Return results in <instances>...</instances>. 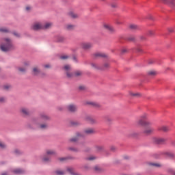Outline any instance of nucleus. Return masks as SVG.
I'll return each instance as SVG.
<instances>
[{"instance_id": "obj_41", "label": "nucleus", "mask_w": 175, "mask_h": 175, "mask_svg": "<svg viewBox=\"0 0 175 175\" xmlns=\"http://www.w3.org/2000/svg\"><path fill=\"white\" fill-rule=\"evenodd\" d=\"M88 161H94V159H96V157H94V156H91L90 157L87 158Z\"/></svg>"}, {"instance_id": "obj_52", "label": "nucleus", "mask_w": 175, "mask_h": 175, "mask_svg": "<svg viewBox=\"0 0 175 175\" xmlns=\"http://www.w3.org/2000/svg\"><path fill=\"white\" fill-rule=\"evenodd\" d=\"M94 170L96 172H99L100 170V168H99V167H98V166H96V167H94Z\"/></svg>"}, {"instance_id": "obj_62", "label": "nucleus", "mask_w": 175, "mask_h": 175, "mask_svg": "<svg viewBox=\"0 0 175 175\" xmlns=\"http://www.w3.org/2000/svg\"><path fill=\"white\" fill-rule=\"evenodd\" d=\"M85 169H86V170H88V167L87 166H85Z\"/></svg>"}, {"instance_id": "obj_23", "label": "nucleus", "mask_w": 175, "mask_h": 175, "mask_svg": "<svg viewBox=\"0 0 175 175\" xmlns=\"http://www.w3.org/2000/svg\"><path fill=\"white\" fill-rule=\"evenodd\" d=\"M67 172H68L70 175H80L77 172H75V170L72 167H68Z\"/></svg>"}, {"instance_id": "obj_58", "label": "nucleus", "mask_w": 175, "mask_h": 175, "mask_svg": "<svg viewBox=\"0 0 175 175\" xmlns=\"http://www.w3.org/2000/svg\"><path fill=\"white\" fill-rule=\"evenodd\" d=\"M79 147H81V148L85 147V144H80Z\"/></svg>"}, {"instance_id": "obj_1", "label": "nucleus", "mask_w": 175, "mask_h": 175, "mask_svg": "<svg viewBox=\"0 0 175 175\" xmlns=\"http://www.w3.org/2000/svg\"><path fill=\"white\" fill-rule=\"evenodd\" d=\"M0 50L6 53L8 51H11V50H14V45H13V42L10 38H5L3 42L0 45Z\"/></svg>"}, {"instance_id": "obj_9", "label": "nucleus", "mask_w": 175, "mask_h": 175, "mask_svg": "<svg viewBox=\"0 0 175 175\" xmlns=\"http://www.w3.org/2000/svg\"><path fill=\"white\" fill-rule=\"evenodd\" d=\"M166 139L161 137H154L153 138V143L155 144H164L165 143Z\"/></svg>"}, {"instance_id": "obj_18", "label": "nucleus", "mask_w": 175, "mask_h": 175, "mask_svg": "<svg viewBox=\"0 0 175 175\" xmlns=\"http://www.w3.org/2000/svg\"><path fill=\"white\" fill-rule=\"evenodd\" d=\"M85 121H88V122H90V124H95V122H96V120L90 116H85Z\"/></svg>"}, {"instance_id": "obj_55", "label": "nucleus", "mask_w": 175, "mask_h": 175, "mask_svg": "<svg viewBox=\"0 0 175 175\" xmlns=\"http://www.w3.org/2000/svg\"><path fill=\"white\" fill-rule=\"evenodd\" d=\"M44 68H45L46 69H49V68H50V64L44 65Z\"/></svg>"}, {"instance_id": "obj_39", "label": "nucleus", "mask_w": 175, "mask_h": 175, "mask_svg": "<svg viewBox=\"0 0 175 175\" xmlns=\"http://www.w3.org/2000/svg\"><path fill=\"white\" fill-rule=\"evenodd\" d=\"M69 59V55H62L60 56V59Z\"/></svg>"}, {"instance_id": "obj_42", "label": "nucleus", "mask_w": 175, "mask_h": 175, "mask_svg": "<svg viewBox=\"0 0 175 175\" xmlns=\"http://www.w3.org/2000/svg\"><path fill=\"white\" fill-rule=\"evenodd\" d=\"M0 147L1 148H6V144L0 142Z\"/></svg>"}, {"instance_id": "obj_28", "label": "nucleus", "mask_w": 175, "mask_h": 175, "mask_svg": "<svg viewBox=\"0 0 175 175\" xmlns=\"http://www.w3.org/2000/svg\"><path fill=\"white\" fill-rule=\"evenodd\" d=\"M150 166H153L154 167H161L162 165L159 163H149Z\"/></svg>"}, {"instance_id": "obj_36", "label": "nucleus", "mask_w": 175, "mask_h": 175, "mask_svg": "<svg viewBox=\"0 0 175 175\" xmlns=\"http://www.w3.org/2000/svg\"><path fill=\"white\" fill-rule=\"evenodd\" d=\"M0 32L8 33L9 32V29H6L5 27H1Z\"/></svg>"}, {"instance_id": "obj_16", "label": "nucleus", "mask_w": 175, "mask_h": 175, "mask_svg": "<svg viewBox=\"0 0 175 175\" xmlns=\"http://www.w3.org/2000/svg\"><path fill=\"white\" fill-rule=\"evenodd\" d=\"M31 73L33 76H38L40 74V69H39L38 66L33 67Z\"/></svg>"}, {"instance_id": "obj_49", "label": "nucleus", "mask_w": 175, "mask_h": 175, "mask_svg": "<svg viewBox=\"0 0 175 175\" xmlns=\"http://www.w3.org/2000/svg\"><path fill=\"white\" fill-rule=\"evenodd\" d=\"M66 158L65 157H62L59 159V161H60V162H64V161H66Z\"/></svg>"}, {"instance_id": "obj_4", "label": "nucleus", "mask_w": 175, "mask_h": 175, "mask_svg": "<svg viewBox=\"0 0 175 175\" xmlns=\"http://www.w3.org/2000/svg\"><path fill=\"white\" fill-rule=\"evenodd\" d=\"M92 68L94 69H97L98 70H106L110 68V64L106 62L105 63L103 66H99L97 64L92 63L91 64Z\"/></svg>"}, {"instance_id": "obj_57", "label": "nucleus", "mask_w": 175, "mask_h": 175, "mask_svg": "<svg viewBox=\"0 0 175 175\" xmlns=\"http://www.w3.org/2000/svg\"><path fill=\"white\" fill-rule=\"evenodd\" d=\"M31 6H27L26 7L27 12H29V10H31Z\"/></svg>"}, {"instance_id": "obj_19", "label": "nucleus", "mask_w": 175, "mask_h": 175, "mask_svg": "<svg viewBox=\"0 0 175 175\" xmlns=\"http://www.w3.org/2000/svg\"><path fill=\"white\" fill-rule=\"evenodd\" d=\"M12 172L14 173V174H24V173H25V170L20 168H16L13 170Z\"/></svg>"}, {"instance_id": "obj_2", "label": "nucleus", "mask_w": 175, "mask_h": 175, "mask_svg": "<svg viewBox=\"0 0 175 175\" xmlns=\"http://www.w3.org/2000/svg\"><path fill=\"white\" fill-rule=\"evenodd\" d=\"M63 69L64 70H65L66 76L68 79H73V77H79V76H81L83 75V72H81V71L72 72V66H70V65H65L63 67Z\"/></svg>"}, {"instance_id": "obj_54", "label": "nucleus", "mask_w": 175, "mask_h": 175, "mask_svg": "<svg viewBox=\"0 0 175 175\" xmlns=\"http://www.w3.org/2000/svg\"><path fill=\"white\" fill-rule=\"evenodd\" d=\"M96 148L97 150V151H100V150H102V146H96Z\"/></svg>"}, {"instance_id": "obj_32", "label": "nucleus", "mask_w": 175, "mask_h": 175, "mask_svg": "<svg viewBox=\"0 0 175 175\" xmlns=\"http://www.w3.org/2000/svg\"><path fill=\"white\" fill-rule=\"evenodd\" d=\"M129 28L132 29V31H136V29H139V26L136 25H130Z\"/></svg>"}, {"instance_id": "obj_34", "label": "nucleus", "mask_w": 175, "mask_h": 175, "mask_svg": "<svg viewBox=\"0 0 175 175\" xmlns=\"http://www.w3.org/2000/svg\"><path fill=\"white\" fill-rule=\"evenodd\" d=\"M88 105H91L94 107H99V106H100L99 104H98L95 102H90V103H88Z\"/></svg>"}, {"instance_id": "obj_35", "label": "nucleus", "mask_w": 175, "mask_h": 175, "mask_svg": "<svg viewBox=\"0 0 175 175\" xmlns=\"http://www.w3.org/2000/svg\"><path fill=\"white\" fill-rule=\"evenodd\" d=\"M55 174H56L57 175H64V174H65V171L57 170V171L55 172Z\"/></svg>"}, {"instance_id": "obj_26", "label": "nucleus", "mask_w": 175, "mask_h": 175, "mask_svg": "<svg viewBox=\"0 0 175 175\" xmlns=\"http://www.w3.org/2000/svg\"><path fill=\"white\" fill-rule=\"evenodd\" d=\"M159 131H162L163 132H169V127L166 126H161L158 128Z\"/></svg>"}, {"instance_id": "obj_56", "label": "nucleus", "mask_w": 175, "mask_h": 175, "mask_svg": "<svg viewBox=\"0 0 175 175\" xmlns=\"http://www.w3.org/2000/svg\"><path fill=\"white\" fill-rule=\"evenodd\" d=\"M111 8H117V3H111Z\"/></svg>"}, {"instance_id": "obj_33", "label": "nucleus", "mask_w": 175, "mask_h": 175, "mask_svg": "<svg viewBox=\"0 0 175 175\" xmlns=\"http://www.w3.org/2000/svg\"><path fill=\"white\" fill-rule=\"evenodd\" d=\"M18 70L21 72V73H25V72H27V68L26 67H19L18 68Z\"/></svg>"}, {"instance_id": "obj_6", "label": "nucleus", "mask_w": 175, "mask_h": 175, "mask_svg": "<svg viewBox=\"0 0 175 175\" xmlns=\"http://www.w3.org/2000/svg\"><path fill=\"white\" fill-rule=\"evenodd\" d=\"M80 137H84V134L82 133H77L76 136L70 138L69 139V142H70L71 143H76V142H79V139Z\"/></svg>"}, {"instance_id": "obj_50", "label": "nucleus", "mask_w": 175, "mask_h": 175, "mask_svg": "<svg viewBox=\"0 0 175 175\" xmlns=\"http://www.w3.org/2000/svg\"><path fill=\"white\" fill-rule=\"evenodd\" d=\"M168 32H174V29L173 27L168 28Z\"/></svg>"}, {"instance_id": "obj_37", "label": "nucleus", "mask_w": 175, "mask_h": 175, "mask_svg": "<svg viewBox=\"0 0 175 175\" xmlns=\"http://www.w3.org/2000/svg\"><path fill=\"white\" fill-rule=\"evenodd\" d=\"M68 150H70V151H74V152H78L79 151V148L73 147L68 148Z\"/></svg>"}, {"instance_id": "obj_25", "label": "nucleus", "mask_w": 175, "mask_h": 175, "mask_svg": "<svg viewBox=\"0 0 175 175\" xmlns=\"http://www.w3.org/2000/svg\"><path fill=\"white\" fill-rule=\"evenodd\" d=\"M160 154H164L168 158H174V154L170 152H161Z\"/></svg>"}, {"instance_id": "obj_3", "label": "nucleus", "mask_w": 175, "mask_h": 175, "mask_svg": "<svg viewBox=\"0 0 175 175\" xmlns=\"http://www.w3.org/2000/svg\"><path fill=\"white\" fill-rule=\"evenodd\" d=\"M148 117V115H147V113L142 114L137 121V125H139L141 126H150V125H151V122L146 120Z\"/></svg>"}, {"instance_id": "obj_44", "label": "nucleus", "mask_w": 175, "mask_h": 175, "mask_svg": "<svg viewBox=\"0 0 175 175\" xmlns=\"http://www.w3.org/2000/svg\"><path fill=\"white\" fill-rule=\"evenodd\" d=\"M43 161H44V162H49V161H50V158L45 157L43 158Z\"/></svg>"}, {"instance_id": "obj_29", "label": "nucleus", "mask_w": 175, "mask_h": 175, "mask_svg": "<svg viewBox=\"0 0 175 175\" xmlns=\"http://www.w3.org/2000/svg\"><path fill=\"white\" fill-rule=\"evenodd\" d=\"M56 152L53 150H46V154L47 155H55Z\"/></svg>"}, {"instance_id": "obj_43", "label": "nucleus", "mask_w": 175, "mask_h": 175, "mask_svg": "<svg viewBox=\"0 0 175 175\" xmlns=\"http://www.w3.org/2000/svg\"><path fill=\"white\" fill-rule=\"evenodd\" d=\"M136 133H131L129 135V137H135L136 136Z\"/></svg>"}, {"instance_id": "obj_20", "label": "nucleus", "mask_w": 175, "mask_h": 175, "mask_svg": "<svg viewBox=\"0 0 175 175\" xmlns=\"http://www.w3.org/2000/svg\"><path fill=\"white\" fill-rule=\"evenodd\" d=\"M53 26V23H46L45 24H42V29H49L51 28Z\"/></svg>"}, {"instance_id": "obj_24", "label": "nucleus", "mask_w": 175, "mask_h": 175, "mask_svg": "<svg viewBox=\"0 0 175 175\" xmlns=\"http://www.w3.org/2000/svg\"><path fill=\"white\" fill-rule=\"evenodd\" d=\"M66 29L67 31H73L75 29V25L72 24H68L65 26Z\"/></svg>"}, {"instance_id": "obj_30", "label": "nucleus", "mask_w": 175, "mask_h": 175, "mask_svg": "<svg viewBox=\"0 0 175 175\" xmlns=\"http://www.w3.org/2000/svg\"><path fill=\"white\" fill-rule=\"evenodd\" d=\"M40 129H47L49 128V125L46 123L42 124L39 125Z\"/></svg>"}, {"instance_id": "obj_48", "label": "nucleus", "mask_w": 175, "mask_h": 175, "mask_svg": "<svg viewBox=\"0 0 175 175\" xmlns=\"http://www.w3.org/2000/svg\"><path fill=\"white\" fill-rule=\"evenodd\" d=\"M30 64L31 63L29 62H24V66H25V67L29 66Z\"/></svg>"}, {"instance_id": "obj_21", "label": "nucleus", "mask_w": 175, "mask_h": 175, "mask_svg": "<svg viewBox=\"0 0 175 175\" xmlns=\"http://www.w3.org/2000/svg\"><path fill=\"white\" fill-rule=\"evenodd\" d=\"M55 41L61 43L65 41V38L62 36H57L55 37Z\"/></svg>"}, {"instance_id": "obj_22", "label": "nucleus", "mask_w": 175, "mask_h": 175, "mask_svg": "<svg viewBox=\"0 0 175 175\" xmlns=\"http://www.w3.org/2000/svg\"><path fill=\"white\" fill-rule=\"evenodd\" d=\"M94 57H96V58H100V57L106 58V57H107V55L102 53H96L94 54Z\"/></svg>"}, {"instance_id": "obj_38", "label": "nucleus", "mask_w": 175, "mask_h": 175, "mask_svg": "<svg viewBox=\"0 0 175 175\" xmlns=\"http://www.w3.org/2000/svg\"><path fill=\"white\" fill-rule=\"evenodd\" d=\"M167 172L170 174L175 175V170L172 168L168 169Z\"/></svg>"}, {"instance_id": "obj_63", "label": "nucleus", "mask_w": 175, "mask_h": 175, "mask_svg": "<svg viewBox=\"0 0 175 175\" xmlns=\"http://www.w3.org/2000/svg\"><path fill=\"white\" fill-rule=\"evenodd\" d=\"M174 143H175V141L172 142V144H174Z\"/></svg>"}, {"instance_id": "obj_14", "label": "nucleus", "mask_w": 175, "mask_h": 175, "mask_svg": "<svg viewBox=\"0 0 175 175\" xmlns=\"http://www.w3.org/2000/svg\"><path fill=\"white\" fill-rule=\"evenodd\" d=\"M144 135H152V133H154V129H152V127H148L146 128L144 131Z\"/></svg>"}, {"instance_id": "obj_7", "label": "nucleus", "mask_w": 175, "mask_h": 175, "mask_svg": "<svg viewBox=\"0 0 175 175\" xmlns=\"http://www.w3.org/2000/svg\"><path fill=\"white\" fill-rule=\"evenodd\" d=\"M66 109L68 111H70V113H76V111H77V105L75 104H70L66 106Z\"/></svg>"}, {"instance_id": "obj_47", "label": "nucleus", "mask_w": 175, "mask_h": 175, "mask_svg": "<svg viewBox=\"0 0 175 175\" xmlns=\"http://www.w3.org/2000/svg\"><path fill=\"white\" fill-rule=\"evenodd\" d=\"M154 32L152 30H149L148 31V35H150V36H152V35H154Z\"/></svg>"}, {"instance_id": "obj_5", "label": "nucleus", "mask_w": 175, "mask_h": 175, "mask_svg": "<svg viewBox=\"0 0 175 175\" xmlns=\"http://www.w3.org/2000/svg\"><path fill=\"white\" fill-rule=\"evenodd\" d=\"M31 29H33V31H40V29H43V24L42 23L36 22L31 25Z\"/></svg>"}, {"instance_id": "obj_8", "label": "nucleus", "mask_w": 175, "mask_h": 175, "mask_svg": "<svg viewBox=\"0 0 175 175\" xmlns=\"http://www.w3.org/2000/svg\"><path fill=\"white\" fill-rule=\"evenodd\" d=\"M92 43L91 42H82L81 43V47L83 50H90V49H92Z\"/></svg>"}, {"instance_id": "obj_60", "label": "nucleus", "mask_w": 175, "mask_h": 175, "mask_svg": "<svg viewBox=\"0 0 175 175\" xmlns=\"http://www.w3.org/2000/svg\"><path fill=\"white\" fill-rule=\"evenodd\" d=\"M1 175H8V172H4V173H2Z\"/></svg>"}, {"instance_id": "obj_45", "label": "nucleus", "mask_w": 175, "mask_h": 175, "mask_svg": "<svg viewBox=\"0 0 175 175\" xmlns=\"http://www.w3.org/2000/svg\"><path fill=\"white\" fill-rule=\"evenodd\" d=\"M6 100V98L5 97H0V102L1 103H3Z\"/></svg>"}, {"instance_id": "obj_53", "label": "nucleus", "mask_w": 175, "mask_h": 175, "mask_svg": "<svg viewBox=\"0 0 175 175\" xmlns=\"http://www.w3.org/2000/svg\"><path fill=\"white\" fill-rule=\"evenodd\" d=\"M79 90H81V91L85 90V86H83V85L79 86Z\"/></svg>"}, {"instance_id": "obj_59", "label": "nucleus", "mask_w": 175, "mask_h": 175, "mask_svg": "<svg viewBox=\"0 0 175 175\" xmlns=\"http://www.w3.org/2000/svg\"><path fill=\"white\" fill-rule=\"evenodd\" d=\"M72 59L75 61V62H77V58H76V57H74Z\"/></svg>"}, {"instance_id": "obj_27", "label": "nucleus", "mask_w": 175, "mask_h": 175, "mask_svg": "<svg viewBox=\"0 0 175 175\" xmlns=\"http://www.w3.org/2000/svg\"><path fill=\"white\" fill-rule=\"evenodd\" d=\"M129 94H130V96H133V98H139L142 96L140 93H137V92H131Z\"/></svg>"}, {"instance_id": "obj_46", "label": "nucleus", "mask_w": 175, "mask_h": 175, "mask_svg": "<svg viewBox=\"0 0 175 175\" xmlns=\"http://www.w3.org/2000/svg\"><path fill=\"white\" fill-rule=\"evenodd\" d=\"M13 35H14V36H16V38H20V36H21L20 33H17L16 31H14L13 33Z\"/></svg>"}, {"instance_id": "obj_15", "label": "nucleus", "mask_w": 175, "mask_h": 175, "mask_svg": "<svg viewBox=\"0 0 175 175\" xmlns=\"http://www.w3.org/2000/svg\"><path fill=\"white\" fill-rule=\"evenodd\" d=\"M68 16L71 18H79V14L74 11H70L68 12Z\"/></svg>"}, {"instance_id": "obj_11", "label": "nucleus", "mask_w": 175, "mask_h": 175, "mask_svg": "<svg viewBox=\"0 0 175 175\" xmlns=\"http://www.w3.org/2000/svg\"><path fill=\"white\" fill-rule=\"evenodd\" d=\"M103 27L109 32H114L115 31L114 27H113V26L110 25L109 24L104 23Z\"/></svg>"}, {"instance_id": "obj_61", "label": "nucleus", "mask_w": 175, "mask_h": 175, "mask_svg": "<svg viewBox=\"0 0 175 175\" xmlns=\"http://www.w3.org/2000/svg\"><path fill=\"white\" fill-rule=\"evenodd\" d=\"M130 40H135V38L133 37H131L129 38Z\"/></svg>"}, {"instance_id": "obj_13", "label": "nucleus", "mask_w": 175, "mask_h": 175, "mask_svg": "<svg viewBox=\"0 0 175 175\" xmlns=\"http://www.w3.org/2000/svg\"><path fill=\"white\" fill-rule=\"evenodd\" d=\"M21 114H23V116H25V117H27V116H29V114H31L29 109H28V108H26V107H22L21 109Z\"/></svg>"}, {"instance_id": "obj_17", "label": "nucleus", "mask_w": 175, "mask_h": 175, "mask_svg": "<svg viewBox=\"0 0 175 175\" xmlns=\"http://www.w3.org/2000/svg\"><path fill=\"white\" fill-rule=\"evenodd\" d=\"M40 120H41V121H49V120H50V118L46 113H41L40 114Z\"/></svg>"}, {"instance_id": "obj_31", "label": "nucleus", "mask_w": 175, "mask_h": 175, "mask_svg": "<svg viewBox=\"0 0 175 175\" xmlns=\"http://www.w3.org/2000/svg\"><path fill=\"white\" fill-rule=\"evenodd\" d=\"M148 76H151V77L157 76V71L150 70V71H148Z\"/></svg>"}, {"instance_id": "obj_12", "label": "nucleus", "mask_w": 175, "mask_h": 175, "mask_svg": "<svg viewBox=\"0 0 175 175\" xmlns=\"http://www.w3.org/2000/svg\"><path fill=\"white\" fill-rule=\"evenodd\" d=\"M163 3L169 5L171 8H174L175 6V0H161Z\"/></svg>"}, {"instance_id": "obj_64", "label": "nucleus", "mask_w": 175, "mask_h": 175, "mask_svg": "<svg viewBox=\"0 0 175 175\" xmlns=\"http://www.w3.org/2000/svg\"><path fill=\"white\" fill-rule=\"evenodd\" d=\"M118 24H121V23H120V22H118Z\"/></svg>"}, {"instance_id": "obj_51", "label": "nucleus", "mask_w": 175, "mask_h": 175, "mask_svg": "<svg viewBox=\"0 0 175 175\" xmlns=\"http://www.w3.org/2000/svg\"><path fill=\"white\" fill-rule=\"evenodd\" d=\"M127 52H128V49H123L122 50V54H125V53H127Z\"/></svg>"}, {"instance_id": "obj_10", "label": "nucleus", "mask_w": 175, "mask_h": 175, "mask_svg": "<svg viewBox=\"0 0 175 175\" xmlns=\"http://www.w3.org/2000/svg\"><path fill=\"white\" fill-rule=\"evenodd\" d=\"M82 133L83 134V137L85 136V135H93V133H95V129L91 128L86 129Z\"/></svg>"}, {"instance_id": "obj_40", "label": "nucleus", "mask_w": 175, "mask_h": 175, "mask_svg": "<svg viewBox=\"0 0 175 175\" xmlns=\"http://www.w3.org/2000/svg\"><path fill=\"white\" fill-rule=\"evenodd\" d=\"M12 86H10V85H5L3 86V89L5 90L6 91H8V90H9L10 88H11Z\"/></svg>"}]
</instances>
